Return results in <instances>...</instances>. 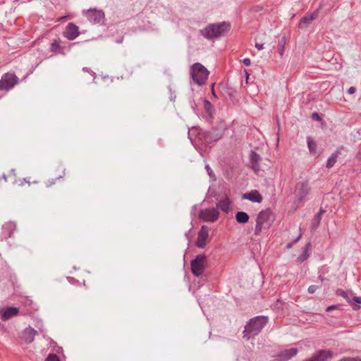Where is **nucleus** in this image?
I'll return each mask as SVG.
<instances>
[{
  "mask_svg": "<svg viewBox=\"0 0 361 361\" xmlns=\"http://www.w3.org/2000/svg\"><path fill=\"white\" fill-rule=\"evenodd\" d=\"M231 29L228 22L223 21L217 23H211L200 30V34L205 39L213 40L227 34Z\"/></svg>",
  "mask_w": 361,
  "mask_h": 361,
  "instance_id": "1",
  "label": "nucleus"
},
{
  "mask_svg": "<svg viewBox=\"0 0 361 361\" xmlns=\"http://www.w3.org/2000/svg\"><path fill=\"white\" fill-rule=\"evenodd\" d=\"M269 322V317L267 316H257L250 319L246 324L243 332V338L250 340L251 338L258 335L262 329Z\"/></svg>",
  "mask_w": 361,
  "mask_h": 361,
  "instance_id": "2",
  "label": "nucleus"
},
{
  "mask_svg": "<svg viewBox=\"0 0 361 361\" xmlns=\"http://www.w3.org/2000/svg\"><path fill=\"white\" fill-rule=\"evenodd\" d=\"M190 74L192 80L200 86L205 84L209 72V71L200 63H195L190 67Z\"/></svg>",
  "mask_w": 361,
  "mask_h": 361,
  "instance_id": "3",
  "label": "nucleus"
},
{
  "mask_svg": "<svg viewBox=\"0 0 361 361\" xmlns=\"http://www.w3.org/2000/svg\"><path fill=\"white\" fill-rule=\"evenodd\" d=\"M271 216L270 209L261 211L256 219V226L255 228V234L258 235L263 228H267L269 226V219Z\"/></svg>",
  "mask_w": 361,
  "mask_h": 361,
  "instance_id": "4",
  "label": "nucleus"
},
{
  "mask_svg": "<svg viewBox=\"0 0 361 361\" xmlns=\"http://www.w3.org/2000/svg\"><path fill=\"white\" fill-rule=\"evenodd\" d=\"M82 14L92 24L102 25L105 20V14L102 10L90 8L83 11Z\"/></svg>",
  "mask_w": 361,
  "mask_h": 361,
  "instance_id": "5",
  "label": "nucleus"
},
{
  "mask_svg": "<svg viewBox=\"0 0 361 361\" xmlns=\"http://www.w3.org/2000/svg\"><path fill=\"white\" fill-rule=\"evenodd\" d=\"M206 256L204 255H198L190 262L192 274L195 276H201L206 267Z\"/></svg>",
  "mask_w": 361,
  "mask_h": 361,
  "instance_id": "6",
  "label": "nucleus"
},
{
  "mask_svg": "<svg viewBox=\"0 0 361 361\" xmlns=\"http://www.w3.org/2000/svg\"><path fill=\"white\" fill-rule=\"evenodd\" d=\"M18 78L14 73H4L0 79V91L11 90L18 83Z\"/></svg>",
  "mask_w": 361,
  "mask_h": 361,
  "instance_id": "7",
  "label": "nucleus"
},
{
  "mask_svg": "<svg viewBox=\"0 0 361 361\" xmlns=\"http://www.w3.org/2000/svg\"><path fill=\"white\" fill-rule=\"evenodd\" d=\"M224 135V131L219 128H213L202 134V139L205 144H212L219 140Z\"/></svg>",
  "mask_w": 361,
  "mask_h": 361,
  "instance_id": "8",
  "label": "nucleus"
},
{
  "mask_svg": "<svg viewBox=\"0 0 361 361\" xmlns=\"http://www.w3.org/2000/svg\"><path fill=\"white\" fill-rule=\"evenodd\" d=\"M219 216V212L216 208L202 209L200 212V218L204 221L214 222Z\"/></svg>",
  "mask_w": 361,
  "mask_h": 361,
  "instance_id": "9",
  "label": "nucleus"
},
{
  "mask_svg": "<svg viewBox=\"0 0 361 361\" xmlns=\"http://www.w3.org/2000/svg\"><path fill=\"white\" fill-rule=\"evenodd\" d=\"M310 187L307 181H300L296 184L295 194L298 196V201L302 202L309 194Z\"/></svg>",
  "mask_w": 361,
  "mask_h": 361,
  "instance_id": "10",
  "label": "nucleus"
},
{
  "mask_svg": "<svg viewBox=\"0 0 361 361\" xmlns=\"http://www.w3.org/2000/svg\"><path fill=\"white\" fill-rule=\"evenodd\" d=\"M78 29L75 23H69L63 32V36L69 40H73L80 35Z\"/></svg>",
  "mask_w": 361,
  "mask_h": 361,
  "instance_id": "11",
  "label": "nucleus"
},
{
  "mask_svg": "<svg viewBox=\"0 0 361 361\" xmlns=\"http://www.w3.org/2000/svg\"><path fill=\"white\" fill-rule=\"evenodd\" d=\"M209 236V228L207 226H202L198 232L196 246L200 248H204L206 245L207 239Z\"/></svg>",
  "mask_w": 361,
  "mask_h": 361,
  "instance_id": "12",
  "label": "nucleus"
},
{
  "mask_svg": "<svg viewBox=\"0 0 361 361\" xmlns=\"http://www.w3.org/2000/svg\"><path fill=\"white\" fill-rule=\"evenodd\" d=\"M16 229V225L14 222L8 221L5 223L2 226L1 238L6 240L13 238Z\"/></svg>",
  "mask_w": 361,
  "mask_h": 361,
  "instance_id": "13",
  "label": "nucleus"
},
{
  "mask_svg": "<svg viewBox=\"0 0 361 361\" xmlns=\"http://www.w3.org/2000/svg\"><path fill=\"white\" fill-rule=\"evenodd\" d=\"M319 15L318 10L314 11L312 13H308L303 16L299 23L300 28L307 27L314 20H315Z\"/></svg>",
  "mask_w": 361,
  "mask_h": 361,
  "instance_id": "14",
  "label": "nucleus"
},
{
  "mask_svg": "<svg viewBox=\"0 0 361 361\" xmlns=\"http://www.w3.org/2000/svg\"><path fill=\"white\" fill-rule=\"evenodd\" d=\"M298 352V348H291L289 349L282 350L278 355L279 360V361H288L293 357L295 356Z\"/></svg>",
  "mask_w": 361,
  "mask_h": 361,
  "instance_id": "15",
  "label": "nucleus"
},
{
  "mask_svg": "<svg viewBox=\"0 0 361 361\" xmlns=\"http://www.w3.org/2000/svg\"><path fill=\"white\" fill-rule=\"evenodd\" d=\"M1 317L4 321L8 320L11 317L17 315L18 313V309L15 307H8L5 309H2L0 312Z\"/></svg>",
  "mask_w": 361,
  "mask_h": 361,
  "instance_id": "16",
  "label": "nucleus"
},
{
  "mask_svg": "<svg viewBox=\"0 0 361 361\" xmlns=\"http://www.w3.org/2000/svg\"><path fill=\"white\" fill-rule=\"evenodd\" d=\"M37 334L38 333L35 329L32 327H28L23 331L22 338L25 342L30 343L34 341L35 337Z\"/></svg>",
  "mask_w": 361,
  "mask_h": 361,
  "instance_id": "17",
  "label": "nucleus"
},
{
  "mask_svg": "<svg viewBox=\"0 0 361 361\" xmlns=\"http://www.w3.org/2000/svg\"><path fill=\"white\" fill-rule=\"evenodd\" d=\"M243 198L250 200L252 202L260 203L262 201V197L259 192L257 190H252L250 192L245 193Z\"/></svg>",
  "mask_w": 361,
  "mask_h": 361,
  "instance_id": "18",
  "label": "nucleus"
},
{
  "mask_svg": "<svg viewBox=\"0 0 361 361\" xmlns=\"http://www.w3.org/2000/svg\"><path fill=\"white\" fill-rule=\"evenodd\" d=\"M343 149V146L338 147L327 159L326 166L328 169H331L334 166L336 162L338 154L341 153V150Z\"/></svg>",
  "mask_w": 361,
  "mask_h": 361,
  "instance_id": "19",
  "label": "nucleus"
},
{
  "mask_svg": "<svg viewBox=\"0 0 361 361\" xmlns=\"http://www.w3.org/2000/svg\"><path fill=\"white\" fill-rule=\"evenodd\" d=\"M230 205L231 201L227 197L225 199L219 201V202L216 204L217 207L225 213L228 212Z\"/></svg>",
  "mask_w": 361,
  "mask_h": 361,
  "instance_id": "20",
  "label": "nucleus"
},
{
  "mask_svg": "<svg viewBox=\"0 0 361 361\" xmlns=\"http://www.w3.org/2000/svg\"><path fill=\"white\" fill-rule=\"evenodd\" d=\"M311 248V243L308 242L303 250L302 253L298 257V260L299 262L302 263L305 262L310 256V250Z\"/></svg>",
  "mask_w": 361,
  "mask_h": 361,
  "instance_id": "21",
  "label": "nucleus"
},
{
  "mask_svg": "<svg viewBox=\"0 0 361 361\" xmlns=\"http://www.w3.org/2000/svg\"><path fill=\"white\" fill-rule=\"evenodd\" d=\"M250 216L245 212H238L235 214V219L239 224H245L249 221Z\"/></svg>",
  "mask_w": 361,
  "mask_h": 361,
  "instance_id": "22",
  "label": "nucleus"
},
{
  "mask_svg": "<svg viewBox=\"0 0 361 361\" xmlns=\"http://www.w3.org/2000/svg\"><path fill=\"white\" fill-rule=\"evenodd\" d=\"M307 143L310 152L312 154H315L317 152L316 149L317 147L316 142L312 139V137L308 136L307 137Z\"/></svg>",
  "mask_w": 361,
  "mask_h": 361,
  "instance_id": "23",
  "label": "nucleus"
},
{
  "mask_svg": "<svg viewBox=\"0 0 361 361\" xmlns=\"http://www.w3.org/2000/svg\"><path fill=\"white\" fill-rule=\"evenodd\" d=\"M250 162L253 168L258 166V163L261 159L260 156L255 152H252L250 156Z\"/></svg>",
  "mask_w": 361,
  "mask_h": 361,
  "instance_id": "24",
  "label": "nucleus"
},
{
  "mask_svg": "<svg viewBox=\"0 0 361 361\" xmlns=\"http://www.w3.org/2000/svg\"><path fill=\"white\" fill-rule=\"evenodd\" d=\"M322 217L319 215H315L310 225L311 231L313 232L319 227L321 224Z\"/></svg>",
  "mask_w": 361,
  "mask_h": 361,
  "instance_id": "25",
  "label": "nucleus"
},
{
  "mask_svg": "<svg viewBox=\"0 0 361 361\" xmlns=\"http://www.w3.org/2000/svg\"><path fill=\"white\" fill-rule=\"evenodd\" d=\"M336 295L345 298L349 304H352V301H351L352 294L350 293H348L346 291H344L343 290L338 289L336 291Z\"/></svg>",
  "mask_w": 361,
  "mask_h": 361,
  "instance_id": "26",
  "label": "nucleus"
},
{
  "mask_svg": "<svg viewBox=\"0 0 361 361\" xmlns=\"http://www.w3.org/2000/svg\"><path fill=\"white\" fill-rule=\"evenodd\" d=\"M62 49L61 46L60 45L59 41L57 39H54L50 46V51L55 54L60 53Z\"/></svg>",
  "mask_w": 361,
  "mask_h": 361,
  "instance_id": "27",
  "label": "nucleus"
},
{
  "mask_svg": "<svg viewBox=\"0 0 361 361\" xmlns=\"http://www.w3.org/2000/svg\"><path fill=\"white\" fill-rule=\"evenodd\" d=\"M352 306L354 310H357L360 309V306L358 304H361V297L359 296H352L351 297Z\"/></svg>",
  "mask_w": 361,
  "mask_h": 361,
  "instance_id": "28",
  "label": "nucleus"
},
{
  "mask_svg": "<svg viewBox=\"0 0 361 361\" xmlns=\"http://www.w3.org/2000/svg\"><path fill=\"white\" fill-rule=\"evenodd\" d=\"M286 44V37H283L279 41L278 47H279V53L281 56H283L284 52V47Z\"/></svg>",
  "mask_w": 361,
  "mask_h": 361,
  "instance_id": "29",
  "label": "nucleus"
},
{
  "mask_svg": "<svg viewBox=\"0 0 361 361\" xmlns=\"http://www.w3.org/2000/svg\"><path fill=\"white\" fill-rule=\"evenodd\" d=\"M204 108L209 116L212 114V104L207 99L204 100Z\"/></svg>",
  "mask_w": 361,
  "mask_h": 361,
  "instance_id": "30",
  "label": "nucleus"
},
{
  "mask_svg": "<svg viewBox=\"0 0 361 361\" xmlns=\"http://www.w3.org/2000/svg\"><path fill=\"white\" fill-rule=\"evenodd\" d=\"M45 361H60V359L57 355L51 353L47 356Z\"/></svg>",
  "mask_w": 361,
  "mask_h": 361,
  "instance_id": "31",
  "label": "nucleus"
},
{
  "mask_svg": "<svg viewBox=\"0 0 361 361\" xmlns=\"http://www.w3.org/2000/svg\"><path fill=\"white\" fill-rule=\"evenodd\" d=\"M301 238V234H300L295 239H294L293 241L288 243L287 245H286V247L287 248H291L292 246L296 243Z\"/></svg>",
  "mask_w": 361,
  "mask_h": 361,
  "instance_id": "32",
  "label": "nucleus"
},
{
  "mask_svg": "<svg viewBox=\"0 0 361 361\" xmlns=\"http://www.w3.org/2000/svg\"><path fill=\"white\" fill-rule=\"evenodd\" d=\"M319 288V286H318L311 285V286H309L307 291H308L309 293L312 294V293H315V291Z\"/></svg>",
  "mask_w": 361,
  "mask_h": 361,
  "instance_id": "33",
  "label": "nucleus"
},
{
  "mask_svg": "<svg viewBox=\"0 0 361 361\" xmlns=\"http://www.w3.org/2000/svg\"><path fill=\"white\" fill-rule=\"evenodd\" d=\"M205 169L207 170L208 175H209L211 178L214 176V173H213V171L212 170V169L209 167V166L208 164H207V165L205 166Z\"/></svg>",
  "mask_w": 361,
  "mask_h": 361,
  "instance_id": "34",
  "label": "nucleus"
},
{
  "mask_svg": "<svg viewBox=\"0 0 361 361\" xmlns=\"http://www.w3.org/2000/svg\"><path fill=\"white\" fill-rule=\"evenodd\" d=\"M312 119H314V120H317V121H320V120H321V117H320V116H319V115L317 113H316V112H314V113H313V114H312Z\"/></svg>",
  "mask_w": 361,
  "mask_h": 361,
  "instance_id": "35",
  "label": "nucleus"
},
{
  "mask_svg": "<svg viewBox=\"0 0 361 361\" xmlns=\"http://www.w3.org/2000/svg\"><path fill=\"white\" fill-rule=\"evenodd\" d=\"M255 47L258 49V50H262L264 49V44L263 43H258V42H255Z\"/></svg>",
  "mask_w": 361,
  "mask_h": 361,
  "instance_id": "36",
  "label": "nucleus"
},
{
  "mask_svg": "<svg viewBox=\"0 0 361 361\" xmlns=\"http://www.w3.org/2000/svg\"><path fill=\"white\" fill-rule=\"evenodd\" d=\"M243 63L245 66H250L251 64V61L249 58H245L243 60Z\"/></svg>",
  "mask_w": 361,
  "mask_h": 361,
  "instance_id": "37",
  "label": "nucleus"
},
{
  "mask_svg": "<svg viewBox=\"0 0 361 361\" xmlns=\"http://www.w3.org/2000/svg\"><path fill=\"white\" fill-rule=\"evenodd\" d=\"M338 307V305H330L329 307H326V312H330L333 310H335V309H337Z\"/></svg>",
  "mask_w": 361,
  "mask_h": 361,
  "instance_id": "38",
  "label": "nucleus"
},
{
  "mask_svg": "<svg viewBox=\"0 0 361 361\" xmlns=\"http://www.w3.org/2000/svg\"><path fill=\"white\" fill-rule=\"evenodd\" d=\"M56 179L49 180L47 183V187H50L55 183Z\"/></svg>",
  "mask_w": 361,
  "mask_h": 361,
  "instance_id": "39",
  "label": "nucleus"
},
{
  "mask_svg": "<svg viewBox=\"0 0 361 361\" xmlns=\"http://www.w3.org/2000/svg\"><path fill=\"white\" fill-rule=\"evenodd\" d=\"M356 90V88L355 87H350L348 90V92L350 94H353Z\"/></svg>",
  "mask_w": 361,
  "mask_h": 361,
  "instance_id": "40",
  "label": "nucleus"
},
{
  "mask_svg": "<svg viewBox=\"0 0 361 361\" xmlns=\"http://www.w3.org/2000/svg\"><path fill=\"white\" fill-rule=\"evenodd\" d=\"M325 212L326 211L322 207H321L319 212L316 215H319V216L322 217V214H324Z\"/></svg>",
  "mask_w": 361,
  "mask_h": 361,
  "instance_id": "41",
  "label": "nucleus"
},
{
  "mask_svg": "<svg viewBox=\"0 0 361 361\" xmlns=\"http://www.w3.org/2000/svg\"><path fill=\"white\" fill-rule=\"evenodd\" d=\"M11 175L13 176V178L15 179V178H16L15 169L11 170L10 175H8V176H11Z\"/></svg>",
  "mask_w": 361,
  "mask_h": 361,
  "instance_id": "42",
  "label": "nucleus"
},
{
  "mask_svg": "<svg viewBox=\"0 0 361 361\" xmlns=\"http://www.w3.org/2000/svg\"><path fill=\"white\" fill-rule=\"evenodd\" d=\"M123 37H121L118 39H116V42L118 43V44H121L123 42Z\"/></svg>",
  "mask_w": 361,
  "mask_h": 361,
  "instance_id": "43",
  "label": "nucleus"
},
{
  "mask_svg": "<svg viewBox=\"0 0 361 361\" xmlns=\"http://www.w3.org/2000/svg\"><path fill=\"white\" fill-rule=\"evenodd\" d=\"M245 76H246V82H247V80L249 78V73H247V71L246 70H245Z\"/></svg>",
  "mask_w": 361,
  "mask_h": 361,
  "instance_id": "44",
  "label": "nucleus"
},
{
  "mask_svg": "<svg viewBox=\"0 0 361 361\" xmlns=\"http://www.w3.org/2000/svg\"><path fill=\"white\" fill-rule=\"evenodd\" d=\"M83 71L89 73L90 71V68L85 67L82 68Z\"/></svg>",
  "mask_w": 361,
  "mask_h": 361,
  "instance_id": "45",
  "label": "nucleus"
},
{
  "mask_svg": "<svg viewBox=\"0 0 361 361\" xmlns=\"http://www.w3.org/2000/svg\"><path fill=\"white\" fill-rule=\"evenodd\" d=\"M357 157L360 159H361V149L358 152L357 154Z\"/></svg>",
  "mask_w": 361,
  "mask_h": 361,
  "instance_id": "46",
  "label": "nucleus"
},
{
  "mask_svg": "<svg viewBox=\"0 0 361 361\" xmlns=\"http://www.w3.org/2000/svg\"><path fill=\"white\" fill-rule=\"evenodd\" d=\"M191 106L194 109V105L195 104V101L192 100L190 102Z\"/></svg>",
  "mask_w": 361,
  "mask_h": 361,
  "instance_id": "47",
  "label": "nucleus"
},
{
  "mask_svg": "<svg viewBox=\"0 0 361 361\" xmlns=\"http://www.w3.org/2000/svg\"><path fill=\"white\" fill-rule=\"evenodd\" d=\"M23 180L26 183H27L29 185H30V182L29 180H27V178H24Z\"/></svg>",
  "mask_w": 361,
  "mask_h": 361,
  "instance_id": "48",
  "label": "nucleus"
},
{
  "mask_svg": "<svg viewBox=\"0 0 361 361\" xmlns=\"http://www.w3.org/2000/svg\"><path fill=\"white\" fill-rule=\"evenodd\" d=\"M60 178H62V176H59V177H58L56 179H59Z\"/></svg>",
  "mask_w": 361,
  "mask_h": 361,
  "instance_id": "49",
  "label": "nucleus"
},
{
  "mask_svg": "<svg viewBox=\"0 0 361 361\" xmlns=\"http://www.w3.org/2000/svg\"><path fill=\"white\" fill-rule=\"evenodd\" d=\"M212 94H213V95L216 96V94H215L214 91L212 92Z\"/></svg>",
  "mask_w": 361,
  "mask_h": 361,
  "instance_id": "50",
  "label": "nucleus"
},
{
  "mask_svg": "<svg viewBox=\"0 0 361 361\" xmlns=\"http://www.w3.org/2000/svg\"><path fill=\"white\" fill-rule=\"evenodd\" d=\"M0 326H1V324L0 323Z\"/></svg>",
  "mask_w": 361,
  "mask_h": 361,
  "instance_id": "51",
  "label": "nucleus"
}]
</instances>
